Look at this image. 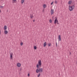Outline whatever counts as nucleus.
Wrapping results in <instances>:
<instances>
[{"label":"nucleus","instance_id":"1","mask_svg":"<svg viewBox=\"0 0 77 77\" xmlns=\"http://www.w3.org/2000/svg\"><path fill=\"white\" fill-rule=\"evenodd\" d=\"M38 63V64H37L36 66V67L37 69L36 70V72L37 73H38L39 72H42L43 71V69L42 68H39V66L41 67V65H42L41 60H40L39 61Z\"/></svg>","mask_w":77,"mask_h":77},{"label":"nucleus","instance_id":"2","mask_svg":"<svg viewBox=\"0 0 77 77\" xmlns=\"http://www.w3.org/2000/svg\"><path fill=\"white\" fill-rule=\"evenodd\" d=\"M69 9L70 11H73V9H74V6L72 5V6H69Z\"/></svg>","mask_w":77,"mask_h":77},{"label":"nucleus","instance_id":"3","mask_svg":"<svg viewBox=\"0 0 77 77\" xmlns=\"http://www.w3.org/2000/svg\"><path fill=\"white\" fill-rule=\"evenodd\" d=\"M53 14H54V10L53 9H52L51 11V15H52Z\"/></svg>","mask_w":77,"mask_h":77},{"label":"nucleus","instance_id":"4","mask_svg":"<svg viewBox=\"0 0 77 77\" xmlns=\"http://www.w3.org/2000/svg\"><path fill=\"white\" fill-rule=\"evenodd\" d=\"M58 20H54V23L55 24H56L57 23H58Z\"/></svg>","mask_w":77,"mask_h":77},{"label":"nucleus","instance_id":"5","mask_svg":"<svg viewBox=\"0 0 77 77\" xmlns=\"http://www.w3.org/2000/svg\"><path fill=\"white\" fill-rule=\"evenodd\" d=\"M17 66L18 67H20L21 66V63H18L17 64Z\"/></svg>","mask_w":77,"mask_h":77},{"label":"nucleus","instance_id":"6","mask_svg":"<svg viewBox=\"0 0 77 77\" xmlns=\"http://www.w3.org/2000/svg\"><path fill=\"white\" fill-rule=\"evenodd\" d=\"M46 45H47V42H45L44 44V47H45Z\"/></svg>","mask_w":77,"mask_h":77},{"label":"nucleus","instance_id":"7","mask_svg":"<svg viewBox=\"0 0 77 77\" xmlns=\"http://www.w3.org/2000/svg\"><path fill=\"white\" fill-rule=\"evenodd\" d=\"M10 58H11V59H12V56L13 55V53H10Z\"/></svg>","mask_w":77,"mask_h":77},{"label":"nucleus","instance_id":"8","mask_svg":"<svg viewBox=\"0 0 77 77\" xmlns=\"http://www.w3.org/2000/svg\"><path fill=\"white\" fill-rule=\"evenodd\" d=\"M58 38L60 41H61V37L60 35H59Z\"/></svg>","mask_w":77,"mask_h":77},{"label":"nucleus","instance_id":"9","mask_svg":"<svg viewBox=\"0 0 77 77\" xmlns=\"http://www.w3.org/2000/svg\"><path fill=\"white\" fill-rule=\"evenodd\" d=\"M4 33L5 35H6V34H8V31L7 30H5L4 32Z\"/></svg>","mask_w":77,"mask_h":77},{"label":"nucleus","instance_id":"10","mask_svg":"<svg viewBox=\"0 0 77 77\" xmlns=\"http://www.w3.org/2000/svg\"><path fill=\"white\" fill-rule=\"evenodd\" d=\"M4 30H6V29H7V26H4Z\"/></svg>","mask_w":77,"mask_h":77},{"label":"nucleus","instance_id":"11","mask_svg":"<svg viewBox=\"0 0 77 77\" xmlns=\"http://www.w3.org/2000/svg\"><path fill=\"white\" fill-rule=\"evenodd\" d=\"M72 3V1H69V2L68 4L69 5H70V4H71Z\"/></svg>","mask_w":77,"mask_h":77},{"label":"nucleus","instance_id":"12","mask_svg":"<svg viewBox=\"0 0 77 77\" xmlns=\"http://www.w3.org/2000/svg\"><path fill=\"white\" fill-rule=\"evenodd\" d=\"M48 45L49 47H51V43H48Z\"/></svg>","mask_w":77,"mask_h":77},{"label":"nucleus","instance_id":"13","mask_svg":"<svg viewBox=\"0 0 77 77\" xmlns=\"http://www.w3.org/2000/svg\"><path fill=\"white\" fill-rule=\"evenodd\" d=\"M30 17L31 18H33V14H30Z\"/></svg>","mask_w":77,"mask_h":77},{"label":"nucleus","instance_id":"14","mask_svg":"<svg viewBox=\"0 0 77 77\" xmlns=\"http://www.w3.org/2000/svg\"><path fill=\"white\" fill-rule=\"evenodd\" d=\"M34 50H36V49H37V47H36V46H35L34 47Z\"/></svg>","mask_w":77,"mask_h":77},{"label":"nucleus","instance_id":"15","mask_svg":"<svg viewBox=\"0 0 77 77\" xmlns=\"http://www.w3.org/2000/svg\"><path fill=\"white\" fill-rule=\"evenodd\" d=\"M43 7L44 8H46V7H47V5H46L45 4H44L43 5Z\"/></svg>","mask_w":77,"mask_h":77},{"label":"nucleus","instance_id":"16","mask_svg":"<svg viewBox=\"0 0 77 77\" xmlns=\"http://www.w3.org/2000/svg\"><path fill=\"white\" fill-rule=\"evenodd\" d=\"M24 2V0H22L21 1V3L23 4V2Z\"/></svg>","mask_w":77,"mask_h":77},{"label":"nucleus","instance_id":"17","mask_svg":"<svg viewBox=\"0 0 77 77\" xmlns=\"http://www.w3.org/2000/svg\"><path fill=\"white\" fill-rule=\"evenodd\" d=\"M49 22L50 23H52V20H51V19H50L49 20Z\"/></svg>","mask_w":77,"mask_h":77},{"label":"nucleus","instance_id":"18","mask_svg":"<svg viewBox=\"0 0 77 77\" xmlns=\"http://www.w3.org/2000/svg\"><path fill=\"white\" fill-rule=\"evenodd\" d=\"M55 20H57V17H55Z\"/></svg>","mask_w":77,"mask_h":77},{"label":"nucleus","instance_id":"19","mask_svg":"<svg viewBox=\"0 0 77 77\" xmlns=\"http://www.w3.org/2000/svg\"><path fill=\"white\" fill-rule=\"evenodd\" d=\"M0 8H3V6H2L0 5Z\"/></svg>","mask_w":77,"mask_h":77},{"label":"nucleus","instance_id":"20","mask_svg":"<svg viewBox=\"0 0 77 77\" xmlns=\"http://www.w3.org/2000/svg\"><path fill=\"white\" fill-rule=\"evenodd\" d=\"M40 75H41V74L40 73H39V74L38 75V77H39V76H40Z\"/></svg>","mask_w":77,"mask_h":77},{"label":"nucleus","instance_id":"21","mask_svg":"<svg viewBox=\"0 0 77 77\" xmlns=\"http://www.w3.org/2000/svg\"><path fill=\"white\" fill-rule=\"evenodd\" d=\"M55 4H57V2L56 1H55Z\"/></svg>","mask_w":77,"mask_h":77},{"label":"nucleus","instance_id":"22","mask_svg":"<svg viewBox=\"0 0 77 77\" xmlns=\"http://www.w3.org/2000/svg\"><path fill=\"white\" fill-rule=\"evenodd\" d=\"M23 45V43L21 42V43H20L21 45L22 46V45Z\"/></svg>","mask_w":77,"mask_h":77},{"label":"nucleus","instance_id":"23","mask_svg":"<svg viewBox=\"0 0 77 77\" xmlns=\"http://www.w3.org/2000/svg\"><path fill=\"white\" fill-rule=\"evenodd\" d=\"M56 47H57V42H56Z\"/></svg>","mask_w":77,"mask_h":77},{"label":"nucleus","instance_id":"24","mask_svg":"<svg viewBox=\"0 0 77 77\" xmlns=\"http://www.w3.org/2000/svg\"><path fill=\"white\" fill-rule=\"evenodd\" d=\"M28 77H29V76H30V74H29V73H28Z\"/></svg>","mask_w":77,"mask_h":77},{"label":"nucleus","instance_id":"25","mask_svg":"<svg viewBox=\"0 0 77 77\" xmlns=\"http://www.w3.org/2000/svg\"><path fill=\"white\" fill-rule=\"evenodd\" d=\"M53 2H51V5H53Z\"/></svg>","mask_w":77,"mask_h":77},{"label":"nucleus","instance_id":"26","mask_svg":"<svg viewBox=\"0 0 77 77\" xmlns=\"http://www.w3.org/2000/svg\"><path fill=\"white\" fill-rule=\"evenodd\" d=\"M16 0H13V1H14V2H15L16 1Z\"/></svg>","mask_w":77,"mask_h":77},{"label":"nucleus","instance_id":"27","mask_svg":"<svg viewBox=\"0 0 77 77\" xmlns=\"http://www.w3.org/2000/svg\"><path fill=\"white\" fill-rule=\"evenodd\" d=\"M57 24H59V23L58 22L57 23Z\"/></svg>","mask_w":77,"mask_h":77},{"label":"nucleus","instance_id":"28","mask_svg":"<svg viewBox=\"0 0 77 77\" xmlns=\"http://www.w3.org/2000/svg\"><path fill=\"white\" fill-rule=\"evenodd\" d=\"M0 34H1V31L0 30Z\"/></svg>","mask_w":77,"mask_h":77},{"label":"nucleus","instance_id":"29","mask_svg":"<svg viewBox=\"0 0 77 77\" xmlns=\"http://www.w3.org/2000/svg\"><path fill=\"white\" fill-rule=\"evenodd\" d=\"M35 20H33V21L34 22H35Z\"/></svg>","mask_w":77,"mask_h":77},{"label":"nucleus","instance_id":"30","mask_svg":"<svg viewBox=\"0 0 77 77\" xmlns=\"http://www.w3.org/2000/svg\"><path fill=\"white\" fill-rule=\"evenodd\" d=\"M70 55L71 54V52H70Z\"/></svg>","mask_w":77,"mask_h":77},{"label":"nucleus","instance_id":"31","mask_svg":"<svg viewBox=\"0 0 77 77\" xmlns=\"http://www.w3.org/2000/svg\"><path fill=\"white\" fill-rule=\"evenodd\" d=\"M44 9H43V12H44Z\"/></svg>","mask_w":77,"mask_h":77},{"label":"nucleus","instance_id":"32","mask_svg":"<svg viewBox=\"0 0 77 77\" xmlns=\"http://www.w3.org/2000/svg\"><path fill=\"white\" fill-rule=\"evenodd\" d=\"M52 18H53H53H54V17H52Z\"/></svg>","mask_w":77,"mask_h":77},{"label":"nucleus","instance_id":"33","mask_svg":"<svg viewBox=\"0 0 77 77\" xmlns=\"http://www.w3.org/2000/svg\"><path fill=\"white\" fill-rule=\"evenodd\" d=\"M20 71H21V69H20Z\"/></svg>","mask_w":77,"mask_h":77}]
</instances>
